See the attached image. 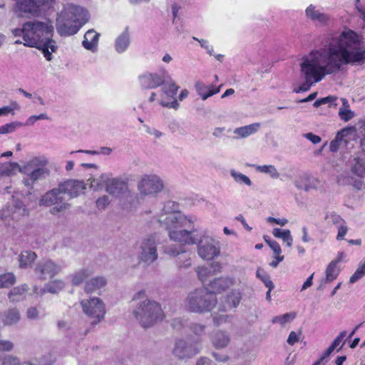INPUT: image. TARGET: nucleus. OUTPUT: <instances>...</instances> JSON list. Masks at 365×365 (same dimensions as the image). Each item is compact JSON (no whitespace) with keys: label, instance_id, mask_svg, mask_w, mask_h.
I'll return each instance as SVG.
<instances>
[{"label":"nucleus","instance_id":"1","mask_svg":"<svg viewBox=\"0 0 365 365\" xmlns=\"http://www.w3.org/2000/svg\"><path fill=\"white\" fill-rule=\"evenodd\" d=\"M365 62V43L353 31H344L339 36L327 37L322 46L312 50L302 58L301 75L304 82L294 92L307 91L326 76L336 74L344 65L361 64Z\"/></svg>","mask_w":365,"mask_h":365},{"label":"nucleus","instance_id":"2","mask_svg":"<svg viewBox=\"0 0 365 365\" xmlns=\"http://www.w3.org/2000/svg\"><path fill=\"white\" fill-rule=\"evenodd\" d=\"M178 205L175 202H167L163 211L168 214L160 220L161 226L168 233L169 238L185 245H197L198 256L204 260H212L220 254V243L205 231H198L195 228L187 230L196 220L194 216H187L176 211Z\"/></svg>","mask_w":365,"mask_h":365},{"label":"nucleus","instance_id":"3","mask_svg":"<svg viewBox=\"0 0 365 365\" xmlns=\"http://www.w3.org/2000/svg\"><path fill=\"white\" fill-rule=\"evenodd\" d=\"M25 30L26 42L24 45L40 50L46 61H51L52 53L58 50L56 42L53 39L52 24L37 20L29 21L25 23Z\"/></svg>","mask_w":365,"mask_h":365},{"label":"nucleus","instance_id":"4","mask_svg":"<svg viewBox=\"0 0 365 365\" xmlns=\"http://www.w3.org/2000/svg\"><path fill=\"white\" fill-rule=\"evenodd\" d=\"M88 19V11L84 8L68 4L56 19V29L61 36L76 34Z\"/></svg>","mask_w":365,"mask_h":365},{"label":"nucleus","instance_id":"5","mask_svg":"<svg viewBox=\"0 0 365 365\" xmlns=\"http://www.w3.org/2000/svg\"><path fill=\"white\" fill-rule=\"evenodd\" d=\"M217 303V300L215 294L206 289H197L187 296L185 307L190 312L204 314L211 312Z\"/></svg>","mask_w":365,"mask_h":365},{"label":"nucleus","instance_id":"6","mask_svg":"<svg viewBox=\"0 0 365 365\" xmlns=\"http://www.w3.org/2000/svg\"><path fill=\"white\" fill-rule=\"evenodd\" d=\"M48 163L44 156H37L31 158L22 166L20 173L24 174L22 182L25 186L33 188L34 183L49 176L50 170L46 166Z\"/></svg>","mask_w":365,"mask_h":365},{"label":"nucleus","instance_id":"7","mask_svg":"<svg viewBox=\"0 0 365 365\" xmlns=\"http://www.w3.org/2000/svg\"><path fill=\"white\" fill-rule=\"evenodd\" d=\"M133 315L144 328L153 326L163 317L160 305L153 300L145 299L140 302L133 311Z\"/></svg>","mask_w":365,"mask_h":365},{"label":"nucleus","instance_id":"8","mask_svg":"<svg viewBox=\"0 0 365 365\" xmlns=\"http://www.w3.org/2000/svg\"><path fill=\"white\" fill-rule=\"evenodd\" d=\"M39 205L44 207H52L50 212L56 215L70 208L71 205L66 201L63 192L59 185L44 193L40 200Z\"/></svg>","mask_w":365,"mask_h":365},{"label":"nucleus","instance_id":"9","mask_svg":"<svg viewBox=\"0 0 365 365\" xmlns=\"http://www.w3.org/2000/svg\"><path fill=\"white\" fill-rule=\"evenodd\" d=\"M83 312L91 320V324L95 326L104 319L106 306L103 302L98 297L83 299L81 302Z\"/></svg>","mask_w":365,"mask_h":365},{"label":"nucleus","instance_id":"10","mask_svg":"<svg viewBox=\"0 0 365 365\" xmlns=\"http://www.w3.org/2000/svg\"><path fill=\"white\" fill-rule=\"evenodd\" d=\"M163 180L156 175H145L138 183L137 187L141 197H156L164 189Z\"/></svg>","mask_w":365,"mask_h":365},{"label":"nucleus","instance_id":"11","mask_svg":"<svg viewBox=\"0 0 365 365\" xmlns=\"http://www.w3.org/2000/svg\"><path fill=\"white\" fill-rule=\"evenodd\" d=\"M63 269V265L50 259H41L36 264L34 272L41 280L52 279Z\"/></svg>","mask_w":365,"mask_h":365},{"label":"nucleus","instance_id":"12","mask_svg":"<svg viewBox=\"0 0 365 365\" xmlns=\"http://www.w3.org/2000/svg\"><path fill=\"white\" fill-rule=\"evenodd\" d=\"M172 352L176 358L182 360L197 355L200 352V349L195 343H190L183 339H178L175 342Z\"/></svg>","mask_w":365,"mask_h":365},{"label":"nucleus","instance_id":"13","mask_svg":"<svg viewBox=\"0 0 365 365\" xmlns=\"http://www.w3.org/2000/svg\"><path fill=\"white\" fill-rule=\"evenodd\" d=\"M53 0H16V8L21 16L39 14L42 7H48Z\"/></svg>","mask_w":365,"mask_h":365},{"label":"nucleus","instance_id":"14","mask_svg":"<svg viewBox=\"0 0 365 365\" xmlns=\"http://www.w3.org/2000/svg\"><path fill=\"white\" fill-rule=\"evenodd\" d=\"M156 240L155 235H150L145 238L140 244V258L146 263H153L158 257L156 248Z\"/></svg>","mask_w":365,"mask_h":365},{"label":"nucleus","instance_id":"15","mask_svg":"<svg viewBox=\"0 0 365 365\" xmlns=\"http://www.w3.org/2000/svg\"><path fill=\"white\" fill-rule=\"evenodd\" d=\"M166 71L161 73L145 72L138 76V81L141 88L154 89L166 82Z\"/></svg>","mask_w":365,"mask_h":365},{"label":"nucleus","instance_id":"16","mask_svg":"<svg viewBox=\"0 0 365 365\" xmlns=\"http://www.w3.org/2000/svg\"><path fill=\"white\" fill-rule=\"evenodd\" d=\"M63 195L67 194L71 198L77 197L84 192L86 185L83 181L68 180L58 184Z\"/></svg>","mask_w":365,"mask_h":365},{"label":"nucleus","instance_id":"17","mask_svg":"<svg viewBox=\"0 0 365 365\" xmlns=\"http://www.w3.org/2000/svg\"><path fill=\"white\" fill-rule=\"evenodd\" d=\"M106 191L113 197L118 198L128 192L127 182L121 178H109Z\"/></svg>","mask_w":365,"mask_h":365},{"label":"nucleus","instance_id":"18","mask_svg":"<svg viewBox=\"0 0 365 365\" xmlns=\"http://www.w3.org/2000/svg\"><path fill=\"white\" fill-rule=\"evenodd\" d=\"M235 284V279L229 277L215 278L210 282L208 287L212 294L221 293Z\"/></svg>","mask_w":365,"mask_h":365},{"label":"nucleus","instance_id":"19","mask_svg":"<svg viewBox=\"0 0 365 365\" xmlns=\"http://www.w3.org/2000/svg\"><path fill=\"white\" fill-rule=\"evenodd\" d=\"M305 15L312 21L321 25L326 24L329 20V16L317 9L313 4H310L305 10Z\"/></svg>","mask_w":365,"mask_h":365},{"label":"nucleus","instance_id":"20","mask_svg":"<svg viewBox=\"0 0 365 365\" xmlns=\"http://www.w3.org/2000/svg\"><path fill=\"white\" fill-rule=\"evenodd\" d=\"M230 340V333L222 330L216 331L211 337L212 344L218 349L227 347Z\"/></svg>","mask_w":365,"mask_h":365},{"label":"nucleus","instance_id":"21","mask_svg":"<svg viewBox=\"0 0 365 365\" xmlns=\"http://www.w3.org/2000/svg\"><path fill=\"white\" fill-rule=\"evenodd\" d=\"M294 185L298 189L304 190L308 192L313 190H317L319 181L314 178L304 175L302 176L299 180H296Z\"/></svg>","mask_w":365,"mask_h":365},{"label":"nucleus","instance_id":"22","mask_svg":"<svg viewBox=\"0 0 365 365\" xmlns=\"http://www.w3.org/2000/svg\"><path fill=\"white\" fill-rule=\"evenodd\" d=\"M220 87L215 88L213 85H205L201 81H197L195 85V88L199 96L203 101H205L209 97L217 94L220 91Z\"/></svg>","mask_w":365,"mask_h":365},{"label":"nucleus","instance_id":"23","mask_svg":"<svg viewBox=\"0 0 365 365\" xmlns=\"http://www.w3.org/2000/svg\"><path fill=\"white\" fill-rule=\"evenodd\" d=\"M354 130V128H346L339 131L335 138L331 141L329 149L331 152H336L342 144H346L347 140L344 139L348 134Z\"/></svg>","mask_w":365,"mask_h":365},{"label":"nucleus","instance_id":"24","mask_svg":"<svg viewBox=\"0 0 365 365\" xmlns=\"http://www.w3.org/2000/svg\"><path fill=\"white\" fill-rule=\"evenodd\" d=\"M100 34L96 32L94 30H88L84 35V39L83 41V47L87 49L93 51L96 50Z\"/></svg>","mask_w":365,"mask_h":365},{"label":"nucleus","instance_id":"25","mask_svg":"<svg viewBox=\"0 0 365 365\" xmlns=\"http://www.w3.org/2000/svg\"><path fill=\"white\" fill-rule=\"evenodd\" d=\"M29 288L26 284L14 287L8 293L9 299L12 302H19L26 297Z\"/></svg>","mask_w":365,"mask_h":365},{"label":"nucleus","instance_id":"26","mask_svg":"<svg viewBox=\"0 0 365 365\" xmlns=\"http://www.w3.org/2000/svg\"><path fill=\"white\" fill-rule=\"evenodd\" d=\"M107 283L106 279L103 277H97L86 281L85 284V292L93 293L100 290Z\"/></svg>","mask_w":365,"mask_h":365},{"label":"nucleus","instance_id":"27","mask_svg":"<svg viewBox=\"0 0 365 365\" xmlns=\"http://www.w3.org/2000/svg\"><path fill=\"white\" fill-rule=\"evenodd\" d=\"M337 263L338 261L334 260L329 264L326 269V277L322 279L318 289H323V283L332 282L337 277L339 272L337 268Z\"/></svg>","mask_w":365,"mask_h":365},{"label":"nucleus","instance_id":"28","mask_svg":"<svg viewBox=\"0 0 365 365\" xmlns=\"http://www.w3.org/2000/svg\"><path fill=\"white\" fill-rule=\"evenodd\" d=\"M259 128L260 123H255L248 125L235 128L234 130V133L237 135L238 138H245L253 133H257Z\"/></svg>","mask_w":365,"mask_h":365},{"label":"nucleus","instance_id":"29","mask_svg":"<svg viewBox=\"0 0 365 365\" xmlns=\"http://www.w3.org/2000/svg\"><path fill=\"white\" fill-rule=\"evenodd\" d=\"M162 86L163 87L160 90L161 96H165L167 98H174L179 87L168 76L166 77V82Z\"/></svg>","mask_w":365,"mask_h":365},{"label":"nucleus","instance_id":"30","mask_svg":"<svg viewBox=\"0 0 365 365\" xmlns=\"http://www.w3.org/2000/svg\"><path fill=\"white\" fill-rule=\"evenodd\" d=\"M20 319L19 311L16 308L8 309L2 316V322L6 326L16 324L19 322Z\"/></svg>","mask_w":365,"mask_h":365},{"label":"nucleus","instance_id":"31","mask_svg":"<svg viewBox=\"0 0 365 365\" xmlns=\"http://www.w3.org/2000/svg\"><path fill=\"white\" fill-rule=\"evenodd\" d=\"M130 43L129 34L125 30L115 39V49L118 53H123L128 48Z\"/></svg>","mask_w":365,"mask_h":365},{"label":"nucleus","instance_id":"32","mask_svg":"<svg viewBox=\"0 0 365 365\" xmlns=\"http://www.w3.org/2000/svg\"><path fill=\"white\" fill-rule=\"evenodd\" d=\"M241 298L242 294L240 291L237 289L232 290L226 297L223 310L226 311L228 309L236 308L239 305Z\"/></svg>","mask_w":365,"mask_h":365},{"label":"nucleus","instance_id":"33","mask_svg":"<svg viewBox=\"0 0 365 365\" xmlns=\"http://www.w3.org/2000/svg\"><path fill=\"white\" fill-rule=\"evenodd\" d=\"M206 326L199 322H190L188 325L190 331L195 336L196 342H200L206 335Z\"/></svg>","mask_w":365,"mask_h":365},{"label":"nucleus","instance_id":"34","mask_svg":"<svg viewBox=\"0 0 365 365\" xmlns=\"http://www.w3.org/2000/svg\"><path fill=\"white\" fill-rule=\"evenodd\" d=\"M111 175L110 173H103L97 178H89L90 187L94 190L101 189L104 186L106 187Z\"/></svg>","mask_w":365,"mask_h":365},{"label":"nucleus","instance_id":"35","mask_svg":"<svg viewBox=\"0 0 365 365\" xmlns=\"http://www.w3.org/2000/svg\"><path fill=\"white\" fill-rule=\"evenodd\" d=\"M37 255L32 251H24L19 256V267L26 268L30 266L36 259Z\"/></svg>","mask_w":365,"mask_h":365},{"label":"nucleus","instance_id":"36","mask_svg":"<svg viewBox=\"0 0 365 365\" xmlns=\"http://www.w3.org/2000/svg\"><path fill=\"white\" fill-rule=\"evenodd\" d=\"M351 172L361 178L365 177V158H354L351 165Z\"/></svg>","mask_w":365,"mask_h":365},{"label":"nucleus","instance_id":"37","mask_svg":"<svg viewBox=\"0 0 365 365\" xmlns=\"http://www.w3.org/2000/svg\"><path fill=\"white\" fill-rule=\"evenodd\" d=\"M21 168L22 166L14 162L0 163V175H14L17 170L20 172Z\"/></svg>","mask_w":365,"mask_h":365},{"label":"nucleus","instance_id":"38","mask_svg":"<svg viewBox=\"0 0 365 365\" xmlns=\"http://www.w3.org/2000/svg\"><path fill=\"white\" fill-rule=\"evenodd\" d=\"M272 235L277 237L280 238L286 243L287 246L290 247L292 245L293 238L291 235L289 230H281L279 228H274Z\"/></svg>","mask_w":365,"mask_h":365},{"label":"nucleus","instance_id":"39","mask_svg":"<svg viewBox=\"0 0 365 365\" xmlns=\"http://www.w3.org/2000/svg\"><path fill=\"white\" fill-rule=\"evenodd\" d=\"M13 210V217H15V215L16 216H26L29 214V210L26 207V206L24 204V202L19 200H14L13 205H12Z\"/></svg>","mask_w":365,"mask_h":365},{"label":"nucleus","instance_id":"40","mask_svg":"<svg viewBox=\"0 0 365 365\" xmlns=\"http://www.w3.org/2000/svg\"><path fill=\"white\" fill-rule=\"evenodd\" d=\"M16 282V276L12 272L0 274V289L9 288Z\"/></svg>","mask_w":365,"mask_h":365},{"label":"nucleus","instance_id":"41","mask_svg":"<svg viewBox=\"0 0 365 365\" xmlns=\"http://www.w3.org/2000/svg\"><path fill=\"white\" fill-rule=\"evenodd\" d=\"M338 98L334 96H329L324 98H322L319 99H317L313 104V106L315 108H319V106L327 104L329 107L331 108H336L339 103H338Z\"/></svg>","mask_w":365,"mask_h":365},{"label":"nucleus","instance_id":"42","mask_svg":"<svg viewBox=\"0 0 365 365\" xmlns=\"http://www.w3.org/2000/svg\"><path fill=\"white\" fill-rule=\"evenodd\" d=\"M255 169L258 172L269 175V176L274 179H277L279 177V173L277 168L272 165H257L255 166Z\"/></svg>","mask_w":365,"mask_h":365},{"label":"nucleus","instance_id":"43","mask_svg":"<svg viewBox=\"0 0 365 365\" xmlns=\"http://www.w3.org/2000/svg\"><path fill=\"white\" fill-rule=\"evenodd\" d=\"M230 175L233 178L234 180L240 185H246L247 186L252 185V181L251 180L245 175L236 171L234 169H231L230 171Z\"/></svg>","mask_w":365,"mask_h":365},{"label":"nucleus","instance_id":"44","mask_svg":"<svg viewBox=\"0 0 365 365\" xmlns=\"http://www.w3.org/2000/svg\"><path fill=\"white\" fill-rule=\"evenodd\" d=\"M64 282L62 280H54L47 283L44 288V292H48L52 294H56L64 287Z\"/></svg>","mask_w":365,"mask_h":365},{"label":"nucleus","instance_id":"45","mask_svg":"<svg viewBox=\"0 0 365 365\" xmlns=\"http://www.w3.org/2000/svg\"><path fill=\"white\" fill-rule=\"evenodd\" d=\"M90 274H91V272L87 269H83L76 272L71 277L72 284L75 285V286L79 285Z\"/></svg>","mask_w":365,"mask_h":365},{"label":"nucleus","instance_id":"46","mask_svg":"<svg viewBox=\"0 0 365 365\" xmlns=\"http://www.w3.org/2000/svg\"><path fill=\"white\" fill-rule=\"evenodd\" d=\"M295 317V312L286 313L284 314L273 317L272 319V322L273 324L279 323L282 326H284L286 323L292 321Z\"/></svg>","mask_w":365,"mask_h":365},{"label":"nucleus","instance_id":"47","mask_svg":"<svg viewBox=\"0 0 365 365\" xmlns=\"http://www.w3.org/2000/svg\"><path fill=\"white\" fill-rule=\"evenodd\" d=\"M325 220L329 225H340L341 224H346L345 221L334 212L327 213Z\"/></svg>","mask_w":365,"mask_h":365},{"label":"nucleus","instance_id":"48","mask_svg":"<svg viewBox=\"0 0 365 365\" xmlns=\"http://www.w3.org/2000/svg\"><path fill=\"white\" fill-rule=\"evenodd\" d=\"M256 276L261 279L266 287L269 288V291H272L274 288V283L271 280L270 277L263 269H258L256 272Z\"/></svg>","mask_w":365,"mask_h":365},{"label":"nucleus","instance_id":"49","mask_svg":"<svg viewBox=\"0 0 365 365\" xmlns=\"http://www.w3.org/2000/svg\"><path fill=\"white\" fill-rule=\"evenodd\" d=\"M365 275V259L362 260L352 276L349 279V282L354 284L361 279Z\"/></svg>","mask_w":365,"mask_h":365},{"label":"nucleus","instance_id":"50","mask_svg":"<svg viewBox=\"0 0 365 365\" xmlns=\"http://www.w3.org/2000/svg\"><path fill=\"white\" fill-rule=\"evenodd\" d=\"M23 126V123L14 121L0 126V134H7L15 131L18 128Z\"/></svg>","mask_w":365,"mask_h":365},{"label":"nucleus","instance_id":"51","mask_svg":"<svg viewBox=\"0 0 365 365\" xmlns=\"http://www.w3.org/2000/svg\"><path fill=\"white\" fill-rule=\"evenodd\" d=\"M196 272L199 279L202 283H205L208 277L212 275L211 268H209V267H198L196 269Z\"/></svg>","mask_w":365,"mask_h":365},{"label":"nucleus","instance_id":"52","mask_svg":"<svg viewBox=\"0 0 365 365\" xmlns=\"http://www.w3.org/2000/svg\"><path fill=\"white\" fill-rule=\"evenodd\" d=\"M164 252L171 257H176L185 253L182 246L168 245L164 247Z\"/></svg>","mask_w":365,"mask_h":365},{"label":"nucleus","instance_id":"53","mask_svg":"<svg viewBox=\"0 0 365 365\" xmlns=\"http://www.w3.org/2000/svg\"><path fill=\"white\" fill-rule=\"evenodd\" d=\"M20 108L19 105L17 102L13 101L10 103L9 106H4L2 108H0V116H5L9 115V113H11L12 115H14V110H19Z\"/></svg>","mask_w":365,"mask_h":365},{"label":"nucleus","instance_id":"54","mask_svg":"<svg viewBox=\"0 0 365 365\" xmlns=\"http://www.w3.org/2000/svg\"><path fill=\"white\" fill-rule=\"evenodd\" d=\"M339 116L341 120L347 122L354 117V113L349 108H340L339 109Z\"/></svg>","mask_w":365,"mask_h":365},{"label":"nucleus","instance_id":"55","mask_svg":"<svg viewBox=\"0 0 365 365\" xmlns=\"http://www.w3.org/2000/svg\"><path fill=\"white\" fill-rule=\"evenodd\" d=\"M55 361V357L51 353H48L38 359L39 365H52Z\"/></svg>","mask_w":365,"mask_h":365},{"label":"nucleus","instance_id":"56","mask_svg":"<svg viewBox=\"0 0 365 365\" xmlns=\"http://www.w3.org/2000/svg\"><path fill=\"white\" fill-rule=\"evenodd\" d=\"M47 119H48V117L46 113H41L38 115H31L30 117L28 118L26 123L24 124H23V125L31 126L38 120H47Z\"/></svg>","mask_w":365,"mask_h":365},{"label":"nucleus","instance_id":"57","mask_svg":"<svg viewBox=\"0 0 365 365\" xmlns=\"http://www.w3.org/2000/svg\"><path fill=\"white\" fill-rule=\"evenodd\" d=\"M346 331H343L340 332V334L336 337V339L334 340V341L331 344L335 349H336L337 346L343 341L342 345L336 350L337 351H339L341 349L343 345L345 344L346 340H344V339L346 337Z\"/></svg>","mask_w":365,"mask_h":365},{"label":"nucleus","instance_id":"58","mask_svg":"<svg viewBox=\"0 0 365 365\" xmlns=\"http://www.w3.org/2000/svg\"><path fill=\"white\" fill-rule=\"evenodd\" d=\"M231 317L229 315L222 314V315H217V314H213V324L215 326H220L223 323H225L228 322L229 319Z\"/></svg>","mask_w":365,"mask_h":365},{"label":"nucleus","instance_id":"59","mask_svg":"<svg viewBox=\"0 0 365 365\" xmlns=\"http://www.w3.org/2000/svg\"><path fill=\"white\" fill-rule=\"evenodd\" d=\"M178 264L180 268H188L192 264V259L190 256L182 255L178 259Z\"/></svg>","mask_w":365,"mask_h":365},{"label":"nucleus","instance_id":"60","mask_svg":"<svg viewBox=\"0 0 365 365\" xmlns=\"http://www.w3.org/2000/svg\"><path fill=\"white\" fill-rule=\"evenodd\" d=\"M110 201L108 196L103 195L96 200V206L98 209L103 210L110 204Z\"/></svg>","mask_w":365,"mask_h":365},{"label":"nucleus","instance_id":"61","mask_svg":"<svg viewBox=\"0 0 365 365\" xmlns=\"http://www.w3.org/2000/svg\"><path fill=\"white\" fill-rule=\"evenodd\" d=\"M193 39L195 41H197L200 43L201 47L204 48L207 51L208 54H213V47L209 44L207 41L204 39H198L196 37H193Z\"/></svg>","mask_w":365,"mask_h":365},{"label":"nucleus","instance_id":"62","mask_svg":"<svg viewBox=\"0 0 365 365\" xmlns=\"http://www.w3.org/2000/svg\"><path fill=\"white\" fill-rule=\"evenodd\" d=\"M14 348V344L9 340H0V351H9Z\"/></svg>","mask_w":365,"mask_h":365},{"label":"nucleus","instance_id":"63","mask_svg":"<svg viewBox=\"0 0 365 365\" xmlns=\"http://www.w3.org/2000/svg\"><path fill=\"white\" fill-rule=\"evenodd\" d=\"M347 231H348V228L345 225V224H341L340 225H339L336 240H344V237L346 235Z\"/></svg>","mask_w":365,"mask_h":365},{"label":"nucleus","instance_id":"64","mask_svg":"<svg viewBox=\"0 0 365 365\" xmlns=\"http://www.w3.org/2000/svg\"><path fill=\"white\" fill-rule=\"evenodd\" d=\"M304 137L307 140H310L314 144H317L321 142L322 139L319 135H317L312 133H307L304 134Z\"/></svg>","mask_w":365,"mask_h":365}]
</instances>
